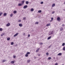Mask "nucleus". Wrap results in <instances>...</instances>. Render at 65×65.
<instances>
[{
    "mask_svg": "<svg viewBox=\"0 0 65 65\" xmlns=\"http://www.w3.org/2000/svg\"><path fill=\"white\" fill-rule=\"evenodd\" d=\"M27 7H28V6L25 5L24 6L23 8L24 9H25V8H27Z\"/></svg>",
    "mask_w": 65,
    "mask_h": 65,
    "instance_id": "nucleus-1",
    "label": "nucleus"
},
{
    "mask_svg": "<svg viewBox=\"0 0 65 65\" xmlns=\"http://www.w3.org/2000/svg\"><path fill=\"white\" fill-rule=\"evenodd\" d=\"M10 26V23H8L7 24L6 26L7 27H8Z\"/></svg>",
    "mask_w": 65,
    "mask_h": 65,
    "instance_id": "nucleus-2",
    "label": "nucleus"
},
{
    "mask_svg": "<svg viewBox=\"0 0 65 65\" xmlns=\"http://www.w3.org/2000/svg\"><path fill=\"white\" fill-rule=\"evenodd\" d=\"M57 21H60V18L59 17H58L57 18Z\"/></svg>",
    "mask_w": 65,
    "mask_h": 65,
    "instance_id": "nucleus-3",
    "label": "nucleus"
},
{
    "mask_svg": "<svg viewBox=\"0 0 65 65\" xmlns=\"http://www.w3.org/2000/svg\"><path fill=\"white\" fill-rule=\"evenodd\" d=\"M19 26L20 27H22L23 26V24H19Z\"/></svg>",
    "mask_w": 65,
    "mask_h": 65,
    "instance_id": "nucleus-4",
    "label": "nucleus"
},
{
    "mask_svg": "<svg viewBox=\"0 0 65 65\" xmlns=\"http://www.w3.org/2000/svg\"><path fill=\"white\" fill-rule=\"evenodd\" d=\"M31 61V60L30 59H28L27 60V63H29Z\"/></svg>",
    "mask_w": 65,
    "mask_h": 65,
    "instance_id": "nucleus-5",
    "label": "nucleus"
},
{
    "mask_svg": "<svg viewBox=\"0 0 65 65\" xmlns=\"http://www.w3.org/2000/svg\"><path fill=\"white\" fill-rule=\"evenodd\" d=\"M53 31H52L50 34H49V35H52V34H53Z\"/></svg>",
    "mask_w": 65,
    "mask_h": 65,
    "instance_id": "nucleus-6",
    "label": "nucleus"
},
{
    "mask_svg": "<svg viewBox=\"0 0 65 65\" xmlns=\"http://www.w3.org/2000/svg\"><path fill=\"white\" fill-rule=\"evenodd\" d=\"M62 55V54L61 53H59L57 55V56H61Z\"/></svg>",
    "mask_w": 65,
    "mask_h": 65,
    "instance_id": "nucleus-7",
    "label": "nucleus"
},
{
    "mask_svg": "<svg viewBox=\"0 0 65 65\" xmlns=\"http://www.w3.org/2000/svg\"><path fill=\"white\" fill-rule=\"evenodd\" d=\"M18 35V33L16 34L14 36V37H15L16 36H17Z\"/></svg>",
    "mask_w": 65,
    "mask_h": 65,
    "instance_id": "nucleus-8",
    "label": "nucleus"
},
{
    "mask_svg": "<svg viewBox=\"0 0 65 65\" xmlns=\"http://www.w3.org/2000/svg\"><path fill=\"white\" fill-rule=\"evenodd\" d=\"M51 25V23H49L47 24L46 25V26L47 27H48V26H49Z\"/></svg>",
    "mask_w": 65,
    "mask_h": 65,
    "instance_id": "nucleus-9",
    "label": "nucleus"
},
{
    "mask_svg": "<svg viewBox=\"0 0 65 65\" xmlns=\"http://www.w3.org/2000/svg\"><path fill=\"white\" fill-rule=\"evenodd\" d=\"M40 49V48H38L37 50H36V52L37 53H38V51H39V50Z\"/></svg>",
    "mask_w": 65,
    "mask_h": 65,
    "instance_id": "nucleus-10",
    "label": "nucleus"
},
{
    "mask_svg": "<svg viewBox=\"0 0 65 65\" xmlns=\"http://www.w3.org/2000/svg\"><path fill=\"white\" fill-rule=\"evenodd\" d=\"M6 15H7V13H5L4 14V17H6Z\"/></svg>",
    "mask_w": 65,
    "mask_h": 65,
    "instance_id": "nucleus-11",
    "label": "nucleus"
},
{
    "mask_svg": "<svg viewBox=\"0 0 65 65\" xmlns=\"http://www.w3.org/2000/svg\"><path fill=\"white\" fill-rule=\"evenodd\" d=\"M18 5L19 6H22V4H19Z\"/></svg>",
    "mask_w": 65,
    "mask_h": 65,
    "instance_id": "nucleus-12",
    "label": "nucleus"
},
{
    "mask_svg": "<svg viewBox=\"0 0 65 65\" xmlns=\"http://www.w3.org/2000/svg\"><path fill=\"white\" fill-rule=\"evenodd\" d=\"M51 36H50L47 38V39L48 40H49V39H51Z\"/></svg>",
    "mask_w": 65,
    "mask_h": 65,
    "instance_id": "nucleus-13",
    "label": "nucleus"
},
{
    "mask_svg": "<svg viewBox=\"0 0 65 65\" xmlns=\"http://www.w3.org/2000/svg\"><path fill=\"white\" fill-rule=\"evenodd\" d=\"M11 63L12 64H14V61H12L11 62Z\"/></svg>",
    "mask_w": 65,
    "mask_h": 65,
    "instance_id": "nucleus-14",
    "label": "nucleus"
},
{
    "mask_svg": "<svg viewBox=\"0 0 65 65\" xmlns=\"http://www.w3.org/2000/svg\"><path fill=\"white\" fill-rule=\"evenodd\" d=\"M30 10L31 11H34V9H33V8H31V9Z\"/></svg>",
    "mask_w": 65,
    "mask_h": 65,
    "instance_id": "nucleus-15",
    "label": "nucleus"
},
{
    "mask_svg": "<svg viewBox=\"0 0 65 65\" xmlns=\"http://www.w3.org/2000/svg\"><path fill=\"white\" fill-rule=\"evenodd\" d=\"M55 6V4H54L52 5V7H54V6Z\"/></svg>",
    "mask_w": 65,
    "mask_h": 65,
    "instance_id": "nucleus-16",
    "label": "nucleus"
},
{
    "mask_svg": "<svg viewBox=\"0 0 65 65\" xmlns=\"http://www.w3.org/2000/svg\"><path fill=\"white\" fill-rule=\"evenodd\" d=\"M26 4H29V2H28V1H26Z\"/></svg>",
    "mask_w": 65,
    "mask_h": 65,
    "instance_id": "nucleus-17",
    "label": "nucleus"
},
{
    "mask_svg": "<svg viewBox=\"0 0 65 65\" xmlns=\"http://www.w3.org/2000/svg\"><path fill=\"white\" fill-rule=\"evenodd\" d=\"M24 4V1H22V4H23V5Z\"/></svg>",
    "mask_w": 65,
    "mask_h": 65,
    "instance_id": "nucleus-18",
    "label": "nucleus"
},
{
    "mask_svg": "<svg viewBox=\"0 0 65 65\" xmlns=\"http://www.w3.org/2000/svg\"><path fill=\"white\" fill-rule=\"evenodd\" d=\"M41 10H40L38 11V12H39V13H41Z\"/></svg>",
    "mask_w": 65,
    "mask_h": 65,
    "instance_id": "nucleus-19",
    "label": "nucleus"
},
{
    "mask_svg": "<svg viewBox=\"0 0 65 65\" xmlns=\"http://www.w3.org/2000/svg\"><path fill=\"white\" fill-rule=\"evenodd\" d=\"M10 40V38L9 37H8L7 38V40Z\"/></svg>",
    "mask_w": 65,
    "mask_h": 65,
    "instance_id": "nucleus-20",
    "label": "nucleus"
},
{
    "mask_svg": "<svg viewBox=\"0 0 65 65\" xmlns=\"http://www.w3.org/2000/svg\"><path fill=\"white\" fill-rule=\"evenodd\" d=\"M62 30H63V28L61 27L60 29V31H62Z\"/></svg>",
    "mask_w": 65,
    "mask_h": 65,
    "instance_id": "nucleus-21",
    "label": "nucleus"
},
{
    "mask_svg": "<svg viewBox=\"0 0 65 65\" xmlns=\"http://www.w3.org/2000/svg\"><path fill=\"white\" fill-rule=\"evenodd\" d=\"M13 12L14 13H17V11H13Z\"/></svg>",
    "mask_w": 65,
    "mask_h": 65,
    "instance_id": "nucleus-22",
    "label": "nucleus"
},
{
    "mask_svg": "<svg viewBox=\"0 0 65 65\" xmlns=\"http://www.w3.org/2000/svg\"><path fill=\"white\" fill-rule=\"evenodd\" d=\"M63 51H65V47H64L63 48Z\"/></svg>",
    "mask_w": 65,
    "mask_h": 65,
    "instance_id": "nucleus-23",
    "label": "nucleus"
},
{
    "mask_svg": "<svg viewBox=\"0 0 65 65\" xmlns=\"http://www.w3.org/2000/svg\"><path fill=\"white\" fill-rule=\"evenodd\" d=\"M6 60H3V62H6Z\"/></svg>",
    "mask_w": 65,
    "mask_h": 65,
    "instance_id": "nucleus-24",
    "label": "nucleus"
},
{
    "mask_svg": "<svg viewBox=\"0 0 65 65\" xmlns=\"http://www.w3.org/2000/svg\"><path fill=\"white\" fill-rule=\"evenodd\" d=\"M26 54L27 55H29L30 54V52H28L26 53Z\"/></svg>",
    "mask_w": 65,
    "mask_h": 65,
    "instance_id": "nucleus-25",
    "label": "nucleus"
},
{
    "mask_svg": "<svg viewBox=\"0 0 65 65\" xmlns=\"http://www.w3.org/2000/svg\"><path fill=\"white\" fill-rule=\"evenodd\" d=\"M39 23V22H35V24H36L37 25H38V24Z\"/></svg>",
    "mask_w": 65,
    "mask_h": 65,
    "instance_id": "nucleus-26",
    "label": "nucleus"
},
{
    "mask_svg": "<svg viewBox=\"0 0 65 65\" xmlns=\"http://www.w3.org/2000/svg\"><path fill=\"white\" fill-rule=\"evenodd\" d=\"M2 30H3L2 28H0V31H2Z\"/></svg>",
    "mask_w": 65,
    "mask_h": 65,
    "instance_id": "nucleus-27",
    "label": "nucleus"
},
{
    "mask_svg": "<svg viewBox=\"0 0 65 65\" xmlns=\"http://www.w3.org/2000/svg\"><path fill=\"white\" fill-rule=\"evenodd\" d=\"M26 18L24 17L23 18V20H26Z\"/></svg>",
    "mask_w": 65,
    "mask_h": 65,
    "instance_id": "nucleus-28",
    "label": "nucleus"
},
{
    "mask_svg": "<svg viewBox=\"0 0 65 65\" xmlns=\"http://www.w3.org/2000/svg\"><path fill=\"white\" fill-rule=\"evenodd\" d=\"M52 59V58L51 57H49L48 58V60H51Z\"/></svg>",
    "mask_w": 65,
    "mask_h": 65,
    "instance_id": "nucleus-29",
    "label": "nucleus"
},
{
    "mask_svg": "<svg viewBox=\"0 0 65 65\" xmlns=\"http://www.w3.org/2000/svg\"><path fill=\"white\" fill-rule=\"evenodd\" d=\"M40 4H43V2H41L40 3Z\"/></svg>",
    "mask_w": 65,
    "mask_h": 65,
    "instance_id": "nucleus-30",
    "label": "nucleus"
},
{
    "mask_svg": "<svg viewBox=\"0 0 65 65\" xmlns=\"http://www.w3.org/2000/svg\"><path fill=\"white\" fill-rule=\"evenodd\" d=\"M25 57H28V55L27 54L25 55Z\"/></svg>",
    "mask_w": 65,
    "mask_h": 65,
    "instance_id": "nucleus-31",
    "label": "nucleus"
},
{
    "mask_svg": "<svg viewBox=\"0 0 65 65\" xmlns=\"http://www.w3.org/2000/svg\"><path fill=\"white\" fill-rule=\"evenodd\" d=\"M4 35V34H3L2 35H1V36L2 37L3 36V35Z\"/></svg>",
    "mask_w": 65,
    "mask_h": 65,
    "instance_id": "nucleus-32",
    "label": "nucleus"
},
{
    "mask_svg": "<svg viewBox=\"0 0 65 65\" xmlns=\"http://www.w3.org/2000/svg\"><path fill=\"white\" fill-rule=\"evenodd\" d=\"M14 44V43H13V42H12L11 43V45H13V44Z\"/></svg>",
    "mask_w": 65,
    "mask_h": 65,
    "instance_id": "nucleus-33",
    "label": "nucleus"
},
{
    "mask_svg": "<svg viewBox=\"0 0 65 65\" xmlns=\"http://www.w3.org/2000/svg\"><path fill=\"white\" fill-rule=\"evenodd\" d=\"M48 55H49V54H48V53L47 52L46 53V55H47V56H48Z\"/></svg>",
    "mask_w": 65,
    "mask_h": 65,
    "instance_id": "nucleus-34",
    "label": "nucleus"
},
{
    "mask_svg": "<svg viewBox=\"0 0 65 65\" xmlns=\"http://www.w3.org/2000/svg\"><path fill=\"white\" fill-rule=\"evenodd\" d=\"M62 46H64L65 45V43H63L62 44Z\"/></svg>",
    "mask_w": 65,
    "mask_h": 65,
    "instance_id": "nucleus-35",
    "label": "nucleus"
},
{
    "mask_svg": "<svg viewBox=\"0 0 65 65\" xmlns=\"http://www.w3.org/2000/svg\"><path fill=\"white\" fill-rule=\"evenodd\" d=\"M13 15V14H11L10 15V17H12Z\"/></svg>",
    "mask_w": 65,
    "mask_h": 65,
    "instance_id": "nucleus-36",
    "label": "nucleus"
},
{
    "mask_svg": "<svg viewBox=\"0 0 65 65\" xmlns=\"http://www.w3.org/2000/svg\"><path fill=\"white\" fill-rule=\"evenodd\" d=\"M3 13H0V16H1L2 14H3Z\"/></svg>",
    "mask_w": 65,
    "mask_h": 65,
    "instance_id": "nucleus-37",
    "label": "nucleus"
},
{
    "mask_svg": "<svg viewBox=\"0 0 65 65\" xmlns=\"http://www.w3.org/2000/svg\"><path fill=\"white\" fill-rule=\"evenodd\" d=\"M13 58H14H14H15V57H16V56H13Z\"/></svg>",
    "mask_w": 65,
    "mask_h": 65,
    "instance_id": "nucleus-38",
    "label": "nucleus"
},
{
    "mask_svg": "<svg viewBox=\"0 0 65 65\" xmlns=\"http://www.w3.org/2000/svg\"><path fill=\"white\" fill-rule=\"evenodd\" d=\"M40 44H41V45H42L43 44V43H42L41 42V43H40Z\"/></svg>",
    "mask_w": 65,
    "mask_h": 65,
    "instance_id": "nucleus-39",
    "label": "nucleus"
},
{
    "mask_svg": "<svg viewBox=\"0 0 65 65\" xmlns=\"http://www.w3.org/2000/svg\"><path fill=\"white\" fill-rule=\"evenodd\" d=\"M51 20H54V18H51Z\"/></svg>",
    "mask_w": 65,
    "mask_h": 65,
    "instance_id": "nucleus-40",
    "label": "nucleus"
},
{
    "mask_svg": "<svg viewBox=\"0 0 65 65\" xmlns=\"http://www.w3.org/2000/svg\"><path fill=\"white\" fill-rule=\"evenodd\" d=\"M18 22H21V20H19L18 21Z\"/></svg>",
    "mask_w": 65,
    "mask_h": 65,
    "instance_id": "nucleus-41",
    "label": "nucleus"
},
{
    "mask_svg": "<svg viewBox=\"0 0 65 65\" xmlns=\"http://www.w3.org/2000/svg\"><path fill=\"white\" fill-rule=\"evenodd\" d=\"M30 35H28V37H30Z\"/></svg>",
    "mask_w": 65,
    "mask_h": 65,
    "instance_id": "nucleus-42",
    "label": "nucleus"
},
{
    "mask_svg": "<svg viewBox=\"0 0 65 65\" xmlns=\"http://www.w3.org/2000/svg\"><path fill=\"white\" fill-rule=\"evenodd\" d=\"M51 46H49V47H48V48H51Z\"/></svg>",
    "mask_w": 65,
    "mask_h": 65,
    "instance_id": "nucleus-43",
    "label": "nucleus"
},
{
    "mask_svg": "<svg viewBox=\"0 0 65 65\" xmlns=\"http://www.w3.org/2000/svg\"><path fill=\"white\" fill-rule=\"evenodd\" d=\"M58 65V63H56L55 64V65Z\"/></svg>",
    "mask_w": 65,
    "mask_h": 65,
    "instance_id": "nucleus-44",
    "label": "nucleus"
},
{
    "mask_svg": "<svg viewBox=\"0 0 65 65\" xmlns=\"http://www.w3.org/2000/svg\"><path fill=\"white\" fill-rule=\"evenodd\" d=\"M52 13L53 14V13H55V12H52Z\"/></svg>",
    "mask_w": 65,
    "mask_h": 65,
    "instance_id": "nucleus-45",
    "label": "nucleus"
},
{
    "mask_svg": "<svg viewBox=\"0 0 65 65\" xmlns=\"http://www.w3.org/2000/svg\"><path fill=\"white\" fill-rule=\"evenodd\" d=\"M23 35H25V33H23Z\"/></svg>",
    "mask_w": 65,
    "mask_h": 65,
    "instance_id": "nucleus-46",
    "label": "nucleus"
},
{
    "mask_svg": "<svg viewBox=\"0 0 65 65\" xmlns=\"http://www.w3.org/2000/svg\"><path fill=\"white\" fill-rule=\"evenodd\" d=\"M52 21H53L52 20H51V21H50V22H52Z\"/></svg>",
    "mask_w": 65,
    "mask_h": 65,
    "instance_id": "nucleus-47",
    "label": "nucleus"
},
{
    "mask_svg": "<svg viewBox=\"0 0 65 65\" xmlns=\"http://www.w3.org/2000/svg\"><path fill=\"white\" fill-rule=\"evenodd\" d=\"M38 56H40V55L39 54V55H38Z\"/></svg>",
    "mask_w": 65,
    "mask_h": 65,
    "instance_id": "nucleus-48",
    "label": "nucleus"
},
{
    "mask_svg": "<svg viewBox=\"0 0 65 65\" xmlns=\"http://www.w3.org/2000/svg\"><path fill=\"white\" fill-rule=\"evenodd\" d=\"M64 26V24H63L62 25V26Z\"/></svg>",
    "mask_w": 65,
    "mask_h": 65,
    "instance_id": "nucleus-49",
    "label": "nucleus"
},
{
    "mask_svg": "<svg viewBox=\"0 0 65 65\" xmlns=\"http://www.w3.org/2000/svg\"><path fill=\"white\" fill-rule=\"evenodd\" d=\"M64 4H65V2H64Z\"/></svg>",
    "mask_w": 65,
    "mask_h": 65,
    "instance_id": "nucleus-50",
    "label": "nucleus"
},
{
    "mask_svg": "<svg viewBox=\"0 0 65 65\" xmlns=\"http://www.w3.org/2000/svg\"><path fill=\"white\" fill-rule=\"evenodd\" d=\"M63 10H64V11H65V9H63Z\"/></svg>",
    "mask_w": 65,
    "mask_h": 65,
    "instance_id": "nucleus-51",
    "label": "nucleus"
},
{
    "mask_svg": "<svg viewBox=\"0 0 65 65\" xmlns=\"http://www.w3.org/2000/svg\"><path fill=\"white\" fill-rule=\"evenodd\" d=\"M35 58H36V57H35Z\"/></svg>",
    "mask_w": 65,
    "mask_h": 65,
    "instance_id": "nucleus-52",
    "label": "nucleus"
}]
</instances>
